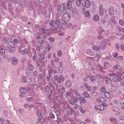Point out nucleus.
<instances>
[{
  "instance_id": "nucleus-31",
  "label": "nucleus",
  "mask_w": 124,
  "mask_h": 124,
  "mask_svg": "<svg viewBox=\"0 0 124 124\" xmlns=\"http://www.w3.org/2000/svg\"><path fill=\"white\" fill-rule=\"evenodd\" d=\"M90 80L92 82L95 81L96 80L95 76L94 75L91 76L90 78Z\"/></svg>"
},
{
  "instance_id": "nucleus-34",
  "label": "nucleus",
  "mask_w": 124,
  "mask_h": 124,
  "mask_svg": "<svg viewBox=\"0 0 124 124\" xmlns=\"http://www.w3.org/2000/svg\"><path fill=\"white\" fill-rule=\"evenodd\" d=\"M104 95L107 98H109L110 96V94L108 92H106L104 94Z\"/></svg>"
},
{
  "instance_id": "nucleus-36",
  "label": "nucleus",
  "mask_w": 124,
  "mask_h": 124,
  "mask_svg": "<svg viewBox=\"0 0 124 124\" xmlns=\"http://www.w3.org/2000/svg\"><path fill=\"white\" fill-rule=\"evenodd\" d=\"M83 94L85 97L86 98H89L90 97L89 94L86 92H84Z\"/></svg>"
},
{
  "instance_id": "nucleus-41",
  "label": "nucleus",
  "mask_w": 124,
  "mask_h": 124,
  "mask_svg": "<svg viewBox=\"0 0 124 124\" xmlns=\"http://www.w3.org/2000/svg\"><path fill=\"white\" fill-rule=\"evenodd\" d=\"M104 11L103 8H100L99 13L101 16H102L104 14Z\"/></svg>"
},
{
  "instance_id": "nucleus-43",
  "label": "nucleus",
  "mask_w": 124,
  "mask_h": 124,
  "mask_svg": "<svg viewBox=\"0 0 124 124\" xmlns=\"http://www.w3.org/2000/svg\"><path fill=\"white\" fill-rule=\"evenodd\" d=\"M123 59V58L122 56H119L117 57L116 59V61L118 62L119 61H121Z\"/></svg>"
},
{
  "instance_id": "nucleus-8",
  "label": "nucleus",
  "mask_w": 124,
  "mask_h": 124,
  "mask_svg": "<svg viewBox=\"0 0 124 124\" xmlns=\"http://www.w3.org/2000/svg\"><path fill=\"white\" fill-rule=\"evenodd\" d=\"M33 4L32 1H28L25 4V5L26 7L28 8H31L33 7Z\"/></svg>"
},
{
  "instance_id": "nucleus-48",
  "label": "nucleus",
  "mask_w": 124,
  "mask_h": 124,
  "mask_svg": "<svg viewBox=\"0 0 124 124\" xmlns=\"http://www.w3.org/2000/svg\"><path fill=\"white\" fill-rule=\"evenodd\" d=\"M66 97L68 98H70V93L69 92H67L65 93Z\"/></svg>"
},
{
  "instance_id": "nucleus-11",
  "label": "nucleus",
  "mask_w": 124,
  "mask_h": 124,
  "mask_svg": "<svg viewBox=\"0 0 124 124\" xmlns=\"http://www.w3.org/2000/svg\"><path fill=\"white\" fill-rule=\"evenodd\" d=\"M122 69L121 66L118 64L116 65L113 67V69L114 70H116V69L121 70Z\"/></svg>"
},
{
  "instance_id": "nucleus-54",
  "label": "nucleus",
  "mask_w": 124,
  "mask_h": 124,
  "mask_svg": "<svg viewBox=\"0 0 124 124\" xmlns=\"http://www.w3.org/2000/svg\"><path fill=\"white\" fill-rule=\"evenodd\" d=\"M51 48L50 47H47L46 48V51L47 52H49Z\"/></svg>"
},
{
  "instance_id": "nucleus-32",
  "label": "nucleus",
  "mask_w": 124,
  "mask_h": 124,
  "mask_svg": "<svg viewBox=\"0 0 124 124\" xmlns=\"http://www.w3.org/2000/svg\"><path fill=\"white\" fill-rule=\"evenodd\" d=\"M19 43V39L18 38H15L14 40L13 43V44H18Z\"/></svg>"
},
{
  "instance_id": "nucleus-46",
  "label": "nucleus",
  "mask_w": 124,
  "mask_h": 124,
  "mask_svg": "<svg viewBox=\"0 0 124 124\" xmlns=\"http://www.w3.org/2000/svg\"><path fill=\"white\" fill-rule=\"evenodd\" d=\"M49 116L50 117L53 119L55 118V116L52 113V112H50L49 113Z\"/></svg>"
},
{
  "instance_id": "nucleus-7",
  "label": "nucleus",
  "mask_w": 124,
  "mask_h": 124,
  "mask_svg": "<svg viewBox=\"0 0 124 124\" xmlns=\"http://www.w3.org/2000/svg\"><path fill=\"white\" fill-rule=\"evenodd\" d=\"M94 108L96 110H98L100 111H103L105 109V108L104 107V106L102 105H98L97 108L96 106H95Z\"/></svg>"
},
{
  "instance_id": "nucleus-55",
  "label": "nucleus",
  "mask_w": 124,
  "mask_h": 124,
  "mask_svg": "<svg viewBox=\"0 0 124 124\" xmlns=\"http://www.w3.org/2000/svg\"><path fill=\"white\" fill-rule=\"evenodd\" d=\"M33 59L34 61H36L37 60V58L35 54H34L33 57Z\"/></svg>"
},
{
  "instance_id": "nucleus-39",
  "label": "nucleus",
  "mask_w": 124,
  "mask_h": 124,
  "mask_svg": "<svg viewBox=\"0 0 124 124\" xmlns=\"http://www.w3.org/2000/svg\"><path fill=\"white\" fill-rule=\"evenodd\" d=\"M100 90L101 92L103 93H105L106 91V87L104 86L102 87L100 89Z\"/></svg>"
},
{
  "instance_id": "nucleus-63",
  "label": "nucleus",
  "mask_w": 124,
  "mask_h": 124,
  "mask_svg": "<svg viewBox=\"0 0 124 124\" xmlns=\"http://www.w3.org/2000/svg\"><path fill=\"white\" fill-rule=\"evenodd\" d=\"M41 114L42 113L40 112H37L36 115L38 116H42V115Z\"/></svg>"
},
{
  "instance_id": "nucleus-6",
  "label": "nucleus",
  "mask_w": 124,
  "mask_h": 124,
  "mask_svg": "<svg viewBox=\"0 0 124 124\" xmlns=\"http://www.w3.org/2000/svg\"><path fill=\"white\" fill-rule=\"evenodd\" d=\"M29 67L26 69V73H28L29 71L33 70H34V67L33 65L31 64H28Z\"/></svg>"
},
{
  "instance_id": "nucleus-53",
  "label": "nucleus",
  "mask_w": 124,
  "mask_h": 124,
  "mask_svg": "<svg viewBox=\"0 0 124 124\" xmlns=\"http://www.w3.org/2000/svg\"><path fill=\"white\" fill-rule=\"evenodd\" d=\"M51 30L52 31H56L57 30V27H52L51 28Z\"/></svg>"
},
{
  "instance_id": "nucleus-45",
  "label": "nucleus",
  "mask_w": 124,
  "mask_h": 124,
  "mask_svg": "<svg viewBox=\"0 0 124 124\" xmlns=\"http://www.w3.org/2000/svg\"><path fill=\"white\" fill-rule=\"evenodd\" d=\"M33 97H30L27 98L26 100L28 102L31 101L33 100Z\"/></svg>"
},
{
  "instance_id": "nucleus-64",
  "label": "nucleus",
  "mask_w": 124,
  "mask_h": 124,
  "mask_svg": "<svg viewBox=\"0 0 124 124\" xmlns=\"http://www.w3.org/2000/svg\"><path fill=\"white\" fill-rule=\"evenodd\" d=\"M54 79L55 81H57L58 80V76L57 75H55L54 77Z\"/></svg>"
},
{
  "instance_id": "nucleus-1",
  "label": "nucleus",
  "mask_w": 124,
  "mask_h": 124,
  "mask_svg": "<svg viewBox=\"0 0 124 124\" xmlns=\"http://www.w3.org/2000/svg\"><path fill=\"white\" fill-rule=\"evenodd\" d=\"M119 75L118 74L114 73L113 75H111L110 74H109V75L110 76V79L112 80L113 82H117L121 80V78H120V75Z\"/></svg>"
},
{
  "instance_id": "nucleus-27",
  "label": "nucleus",
  "mask_w": 124,
  "mask_h": 124,
  "mask_svg": "<svg viewBox=\"0 0 124 124\" xmlns=\"http://www.w3.org/2000/svg\"><path fill=\"white\" fill-rule=\"evenodd\" d=\"M49 25L52 26L53 27L56 25V23L54 20H51L49 22Z\"/></svg>"
},
{
  "instance_id": "nucleus-23",
  "label": "nucleus",
  "mask_w": 124,
  "mask_h": 124,
  "mask_svg": "<svg viewBox=\"0 0 124 124\" xmlns=\"http://www.w3.org/2000/svg\"><path fill=\"white\" fill-rule=\"evenodd\" d=\"M93 19L94 21H98L99 20V16L97 15H94L93 17Z\"/></svg>"
},
{
  "instance_id": "nucleus-57",
  "label": "nucleus",
  "mask_w": 124,
  "mask_h": 124,
  "mask_svg": "<svg viewBox=\"0 0 124 124\" xmlns=\"http://www.w3.org/2000/svg\"><path fill=\"white\" fill-rule=\"evenodd\" d=\"M109 65V64L108 63L106 62H105L104 64V66L106 68L108 67Z\"/></svg>"
},
{
  "instance_id": "nucleus-62",
  "label": "nucleus",
  "mask_w": 124,
  "mask_h": 124,
  "mask_svg": "<svg viewBox=\"0 0 124 124\" xmlns=\"http://www.w3.org/2000/svg\"><path fill=\"white\" fill-rule=\"evenodd\" d=\"M39 77H38V78L42 79L43 77V75L42 74H40L39 75Z\"/></svg>"
},
{
  "instance_id": "nucleus-2",
  "label": "nucleus",
  "mask_w": 124,
  "mask_h": 124,
  "mask_svg": "<svg viewBox=\"0 0 124 124\" xmlns=\"http://www.w3.org/2000/svg\"><path fill=\"white\" fill-rule=\"evenodd\" d=\"M59 9H59V10H60V11L62 14L64 13L63 16V19L67 21L69 20L70 18V14L68 13H66V11H65V9H64V8H59Z\"/></svg>"
},
{
  "instance_id": "nucleus-49",
  "label": "nucleus",
  "mask_w": 124,
  "mask_h": 124,
  "mask_svg": "<svg viewBox=\"0 0 124 124\" xmlns=\"http://www.w3.org/2000/svg\"><path fill=\"white\" fill-rule=\"evenodd\" d=\"M57 54L58 56L60 57H61L62 55V51L60 50L59 51L57 52Z\"/></svg>"
},
{
  "instance_id": "nucleus-10",
  "label": "nucleus",
  "mask_w": 124,
  "mask_h": 124,
  "mask_svg": "<svg viewBox=\"0 0 124 124\" xmlns=\"http://www.w3.org/2000/svg\"><path fill=\"white\" fill-rule=\"evenodd\" d=\"M38 73L37 71H35L33 73V76L34 77V80L36 82L38 81L39 80L38 77Z\"/></svg>"
},
{
  "instance_id": "nucleus-24",
  "label": "nucleus",
  "mask_w": 124,
  "mask_h": 124,
  "mask_svg": "<svg viewBox=\"0 0 124 124\" xmlns=\"http://www.w3.org/2000/svg\"><path fill=\"white\" fill-rule=\"evenodd\" d=\"M99 46L101 49H104L106 47V44L105 43H102L100 44Z\"/></svg>"
},
{
  "instance_id": "nucleus-59",
  "label": "nucleus",
  "mask_w": 124,
  "mask_h": 124,
  "mask_svg": "<svg viewBox=\"0 0 124 124\" xmlns=\"http://www.w3.org/2000/svg\"><path fill=\"white\" fill-rule=\"evenodd\" d=\"M24 107L26 108H27L28 107L31 108V105H28L27 104H24Z\"/></svg>"
},
{
  "instance_id": "nucleus-21",
  "label": "nucleus",
  "mask_w": 124,
  "mask_h": 124,
  "mask_svg": "<svg viewBox=\"0 0 124 124\" xmlns=\"http://www.w3.org/2000/svg\"><path fill=\"white\" fill-rule=\"evenodd\" d=\"M6 49L8 50L9 51H10L11 52H12L15 50V48L14 47L12 46H9V48L8 49L6 48Z\"/></svg>"
},
{
  "instance_id": "nucleus-9",
  "label": "nucleus",
  "mask_w": 124,
  "mask_h": 124,
  "mask_svg": "<svg viewBox=\"0 0 124 124\" xmlns=\"http://www.w3.org/2000/svg\"><path fill=\"white\" fill-rule=\"evenodd\" d=\"M45 120L42 117L38 118V122H36V124H44Z\"/></svg>"
},
{
  "instance_id": "nucleus-47",
  "label": "nucleus",
  "mask_w": 124,
  "mask_h": 124,
  "mask_svg": "<svg viewBox=\"0 0 124 124\" xmlns=\"http://www.w3.org/2000/svg\"><path fill=\"white\" fill-rule=\"evenodd\" d=\"M55 23H56V25H57V26L58 27L60 26V22L59 20H57L56 21V22H55Z\"/></svg>"
},
{
  "instance_id": "nucleus-20",
  "label": "nucleus",
  "mask_w": 124,
  "mask_h": 124,
  "mask_svg": "<svg viewBox=\"0 0 124 124\" xmlns=\"http://www.w3.org/2000/svg\"><path fill=\"white\" fill-rule=\"evenodd\" d=\"M91 5V2L90 1L88 0H87L85 2V5L86 7L87 8H89Z\"/></svg>"
},
{
  "instance_id": "nucleus-15",
  "label": "nucleus",
  "mask_w": 124,
  "mask_h": 124,
  "mask_svg": "<svg viewBox=\"0 0 124 124\" xmlns=\"http://www.w3.org/2000/svg\"><path fill=\"white\" fill-rule=\"evenodd\" d=\"M84 86L86 88L87 91H90L92 89L91 87L88 85V84L86 83L84 84Z\"/></svg>"
},
{
  "instance_id": "nucleus-61",
  "label": "nucleus",
  "mask_w": 124,
  "mask_h": 124,
  "mask_svg": "<svg viewBox=\"0 0 124 124\" xmlns=\"http://www.w3.org/2000/svg\"><path fill=\"white\" fill-rule=\"evenodd\" d=\"M58 35L59 36H61L64 35V33L63 32H60L58 33Z\"/></svg>"
},
{
  "instance_id": "nucleus-52",
  "label": "nucleus",
  "mask_w": 124,
  "mask_h": 124,
  "mask_svg": "<svg viewBox=\"0 0 124 124\" xmlns=\"http://www.w3.org/2000/svg\"><path fill=\"white\" fill-rule=\"evenodd\" d=\"M63 70V69L62 68V67H59V71L60 73H61L62 72Z\"/></svg>"
},
{
  "instance_id": "nucleus-17",
  "label": "nucleus",
  "mask_w": 124,
  "mask_h": 124,
  "mask_svg": "<svg viewBox=\"0 0 124 124\" xmlns=\"http://www.w3.org/2000/svg\"><path fill=\"white\" fill-rule=\"evenodd\" d=\"M64 80V78L62 76L59 77L58 80V82L59 83H60L61 82L63 81Z\"/></svg>"
},
{
  "instance_id": "nucleus-14",
  "label": "nucleus",
  "mask_w": 124,
  "mask_h": 124,
  "mask_svg": "<svg viewBox=\"0 0 124 124\" xmlns=\"http://www.w3.org/2000/svg\"><path fill=\"white\" fill-rule=\"evenodd\" d=\"M75 104L78 106H81L82 105V103L81 101L79 99H77Z\"/></svg>"
},
{
  "instance_id": "nucleus-13",
  "label": "nucleus",
  "mask_w": 124,
  "mask_h": 124,
  "mask_svg": "<svg viewBox=\"0 0 124 124\" xmlns=\"http://www.w3.org/2000/svg\"><path fill=\"white\" fill-rule=\"evenodd\" d=\"M106 100L104 97H101L97 99V101L100 103H103L106 101Z\"/></svg>"
},
{
  "instance_id": "nucleus-12",
  "label": "nucleus",
  "mask_w": 124,
  "mask_h": 124,
  "mask_svg": "<svg viewBox=\"0 0 124 124\" xmlns=\"http://www.w3.org/2000/svg\"><path fill=\"white\" fill-rule=\"evenodd\" d=\"M39 56L40 57L39 58L42 62H46L47 61L46 59H44V55L43 54H40Z\"/></svg>"
},
{
  "instance_id": "nucleus-60",
  "label": "nucleus",
  "mask_w": 124,
  "mask_h": 124,
  "mask_svg": "<svg viewBox=\"0 0 124 124\" xmlns=\"http://www.w3.org/2000/svg\"><path fill=\"white\" fill-rule=\"evenodd\" d=\"M97 87L96 86L93 87V91L92 93H94L95 92V90L97 89Z\"/></svg>"
},
{
  "instance_id": "nucleus-42",
  "label": "nucleus",
  "mask_w": 124,
  "mask_h": 124,
  "mask_svg": "<svg viewBox=\"0 0 124 124\" xmlns=\"http://www.w3.org/2000/svg\"><path fill=\"white\" fill-rule=\"evenodd\" d=\"M119 23L121 26H123L124 25V22L122 19H120L119 21Z\"/></svg>"
},
{
  "instance_id": "nucleus-38",
  "label": "nucleus",
  "mask_w": 124,
  "mask_h": 124,
  "mask_svg": "<svg viewBox=\"0 0 124 124\" xmlns=\"http://www.w3.org/2000/svg\"><path fill=\"white\" fill-rule=\"evenodd\" d=\"M61 25L64 26H67V23L64 20L62 21L61 22Z\"/></svg>"
},
{
  "instance_id": "nucleus-22",
  "label": "nucleus",
  "mask_w": 124,
  "mask_h": 124,
  "mask_svg": "<svg viewBox=\"0 0 124 124\" xmlns=\"http://www.w3.org/2000/svg\"><path fill=\"white\" fill-rule=\"evenodd\" d=\"M72 3L71 0H68L67 2V8H71L72 7Z\"/></svg>"
},
{
  "instance_id": "nucleus-51",
  "label": "nucleus",
  "mask_w": 124,
  "mask_h": 124,
  "mask_svg": "<svg viewBox=\"0 0 124 124\" xmlns=\"http://www.w3.org/2000/svg\"><path fill=\"white\" fill-rule=\"evenodd\" d=\"M10 122L9 121L6 120V121H4L2 124H10Z\"/></svg>"
},
{
  "instance_id": "nucleus-33",
  "label": "nucleus",
  "mask_w": 124,
  "mask_h": 124,
  "mask_svg": "<svg viewBox=\"0 0 124 124\" xmlns=\"http://www.w3.org/2000/svg\"><path fill=\"white\" fill-rule=\"evenodd\" d=\"M85 17L87 18H88L90 16V13L89 12L86 11L85 12Z\"/></svg>"
},
{
  "instance_id": "nucleus-4",
  "label": "nucleus",
  "mask_w": 124,
  "mask_h": 124,
  "mask_svg": "<svg viewBox=\"0 0 124 124\" xmlns=\"http://www.w3.org/2000/svg\"><path fill=\"white\" fill-rule=\"evenodd\" d=\"M40 30L43 31L42 34L44 36H47L50 35L51 34L49 32V31L46 30L44 28H41L40 29Z\"/></svg>"
},
{
  "instance_id": "nucleus-44",
  "label": "nucleus",
  "mask_w": 124,
  "mask_h": 124,
  "mask_svg": "<svg viewBox=\"0 0 124 124\" xmlns=\"http://www.w3.org/2000/svg\"><path fill=\"white\" fill-rule=\"evenodd\" d=\"M69 103L73 105L75 103H76V101L75 100H70L69 101Z\"/></svg>"
},
{
  "instance_id": "nucleus-19",
  "label": "nucleus",
  "mask_w": 124,
  "mask_h": 124,
  "mask_svg": "<svg viewBox=\"0 0 124 124\" xmlns=\"http://www.w3.org/2000/svg\"><path fill=\"white\" fill-rule=\"evenodd\" d=\"M104 78H105V81L108 84H110L111 83V81L112 80L110 78H109L107 76H106Z\"/></svg>"
},
{
  "instance_id": "nucleus-40",
  "label": "nucleus",
  "mask_w": 124,
  "mask_h": 124,
  "mask_svg": "<svg viewBox=\"0 0 124 124\" xmlns=\"http://www.w3.org/2000/svg\"><path fill=\"white\" fill-rule=\"evenodd\" d=\"M81 0H76L77 5L78 6H80L81 4Z\"/></svg>"
},
{
  "instance_id": "nucleus-16",
  "label": "nucleus",
  "mask_w": 124,
  "mask_h": 124,
  "mask_svg": "<svg viewBox=\"0 0 124 124\" xmlns=\"http://www.w3.org/2000/svg\"><path fill=\"white\" fill-rule=\"evenodd\" d=\"M12 63L14 65H15L17 63V60L15 57H13L12 58Z\"/></svg>"
},
{
  "instance_id": "nucleus-5",
  "label": "nucleus",
  "mask_w": 124,
  "mask_h": 124,
  "mask_svg": "<svg viewBox=\"0 0 124 124\" xmlns=\"http://www.w3.org/2000/svg\"><path fill=\"white\" fill-rule=\"evenodd\" d=\"M57 91H59V93L61 94L65 92V89L63 86L62 85H60Z\"/></svg>"
},
{
  "instance_id": "nucleus-56",
  "label": "nucleus",
  "mask_w": 124,
  "mask_h": 124,
  "mask_svg": "<svg viewBox=\"0 0 124 124\" xmlns=\"http://www.w3.org/2000/svg\"><path fill=\"white\" fill-rule=\"evenodd\" d=\"M48 40L50 42H53L54 41V39L52 38H49Z\"/></svg>"
},
{
  "instance_id": "nucleus-50",
  "label": "nucleus",
  "mask_w": 124,
  "mask_h": 124,
  "mask_svg": "<svg viewBox=\"0 0 124 124\" xmlns=\"http://www.w3.org/2000/svg\"><path fill=\"white\" fill-rule=\"evenodd\" d=\"M27 78L25 77H22V81L23 82H25L26 81Z\"/></svg>"
},
{
  "instance_id": "nucleus-28",
  "label": "nucleus",
  "mask_w": 124,
  "mask_h": 124,
  "mask_svg": "<svg viewBox=\"0 0 124 124\" xmlns=\"http://www.w3.org/2000/svg\"><path fill=\"white\" fill-rule=\"evenodd\" d=\"M109 14L110 15H113L114 14V11H113V8H110L109 9Z\"/></svg>"
},
{
  "instance_id": "nucleus-3",
  "label": "nucleus",
  "mask_w": 124,
  "mask_h": 124,
  "mask_svg": "<svg viewBox=\"0 0 124 124\" xmlns=\"http://www.w3.org/2000/svg\"><path fill=\"white\" fill-rule=\"evenodd\" d=\"M46 90V95L47 97H49L52 94L53 92L51 91L50 88L48 85H47L45 87Z\"/></svg>"
},
{
  "instance_id": "nucleus-25",
  "label": "nucleus",
  "mask_w": 124,
  "mask_h": 124,
  "mask_svg": "<svg viewBox=\"0 0 124 124\" xmlns=\"http://www.w3.org/2000/svg\"><path fill=\"white\" fill-rule=\"evenodd\" d=\"M110 121L113 123L116 124L117 122V120L113 117H111L110 119Z\"/></svg>"
},
{
  "instance_id": "nucleus-30",
  "label": "nucleus",
  "mask_w": 124,
  "mask_h": 124,
  "mask_svg": "<svg viewBox=\"0 0 124 124\" xmlns=\"http://www.w3.org/2000/svg\"><path fill=\"white\" fill-rule=\"evenodd\" d=\"M65 85L66 86L69 87L71 86V81L70 80H67L65 83Z\"/></svg>"
},
{
  "instance_id": "nucleus-35",
  "label": "nucleus",
  "mask_w": 124,
  "mask_h": 124,
  "mask_svg": "<svg viewBox=\"0 0 124 124\" xmlns=\"http://www.w3.org/2000/svg\"><path fill=\"white\" fill-rule=\"evenodd\" d=\"M5 50L3 48H1L0 50V54L1 55H4L5 53Z\"/></svg>"
},
{
  "instance_id": "nucleus-29",
  "label": "nucleus",
  "mask_w": 124,
  "mask_h": 124,
  "mask_svg": "<svg viewBox=\"0 0 124 124\" xmlns=\"http://www.w3.org/2000/svg\"><path fill=\"white\" fill-rule=\"evenodd\" d=\"M67 5L65 3H62L61 5H58V8H66L67 7Z\"/></svg>"
},
{
  "instance_id": "nucleus-18",
  "label": "nucleus",
  "mask_w": 124,
  "mask_h": 124,
  "mask_svg": "<svg viewBox=\"0 0 124 124\" xmlns=\"http://www.w3.org/2000/svg\"><path fill=\"white\" fill-rule=\"evenodd\" d=\"M74 110L73 109H71L67 110V112L68 115H71L74 112Z\"/></svg>"
},
{
  "instance_id": "nucleus-58",
  "label": "nucleus",
  "mask_w": 124,
  "mask_h": 124,
  "mask_svg": "<svg viewBox=\"0 0 124 124\" xmlns=\"http://www.w3.org/2000/svg\"><path fill=\"white\" fill-rule=\"evenodd\" d=\"M83 113H85V110L83 109V108H80L79 109Z\"/></svg>"
},
{
  "instance_id": "nucleus-26",
  "label": "nucleus",
  "mask_w": 124,
  "mask_h": 124,
  "mask_svg": "<svg viewBox=\"0 0 124 124\" xmlns=\"http://www.w3.org/2000/svg\"><path fill=\"white\" fill-rule=\"evenodd\" d=\"M21 54L23 55L27 54L28 53L27 49H25L24 50H22L21 51Z\"/></svg>"
},
{
  "instance_id": "nucleus-37",
  "label": "nucleus",
  "mask_w": 124,
  "mask_h": 124,
  "mask_svg": "<svg viewBox=\"0 0 124 124\" xmlns=\"http://www.w3.org/2000/svg\"><path fill=\"white\" fill-rule=\"evenodd\" d=\"M93 50L96 51H97L100 49L99 47L96 46H94L93 47Z\"/></svg>"
}]
</instances>
